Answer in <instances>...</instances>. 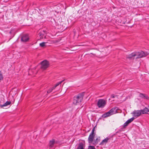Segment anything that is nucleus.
<instances>
[{
  "instance_id": "obj_1",
  "label": "nucleus",
  "mask_w": 149,
  "mask_h": 149,
  "mask_svg": "<svg viewBox=\"0 0 149 149\" xmlns=\"http://www.w3.org/2000/svg\"><path fill=\"white\" fill-rule=\"evenodd\" d=\"M84 93V92H82L74 96L73 99V104L75 105L80 104L83 100Z\"/></svg>"
},
{
  "instance_id": "obj_2",
  "label": "nucleus",
  "mask_w": 149,
  "mask_h": 149,
  "mask_svg": "<svg viewBox=\"0 0 149 149\" xmlns=\"http://www.w3.org/2000/svg\"><path fill=\"white\" fill-rule=\"evenodd\" d=\"M117 107L113 108L109 111L102 115L101 117L103 118H106L113 114H115L117 112Z\"/></svg>"
},
{
  "instance_id": "obj_3",
  "label": "nucleus",
  "mask_w": 149,
  "mask_h": 149,
  "mask_svg": "<svg viewBox=\"0 0 149 149\" xmlns=\"http://www.w3.org/2000/svg\"><path fill=\"white\" fill-rule=\"evenodd\" d=\"M135 54L136 56H137V58H139L145 57L148 55L149 53L147 52H144L142 51L138 52H135Z\"/></svg>"
},
{
  "instance_id": "obj_4",
  "label": "nucleus",
  "mask_w": 149,
  "mask_h": 149,
  "mask_svg": "<svg viewBox=\"0 0 149 149\" xmlns=\"http://www.w3.org/2000/svg\"><path fill=\"white\" fill-rule=\"evenodd\" d=\"M40 64H41V68L44 70L46 69L49 65V63L48 61L45 60L42 61Z\"/></svg>"
},
{
  "instance_id": "obj_5",
  "label": "nucleus",
  "mask_w": 149,
  "mask_h": 149,
  "mask_svg": "<svg viewBox=\"0 0 149 149\" xmlns=\"http://www.w3.org/2000/svg\"><path fill=\"white\" fill-rule=\"evenodd\" d=\"M106 104L105 100L104 99H99L97 103V106L99 108H103Z\"/></svg>"
},
{
  "instance_id": "obj_6",
  "label": "nucleus",
  "mask_w": 149,
  "mask_h": 149,
  "mask_svg": "<svg viewBox=\"0 0 149 149\" xmlns=\"http://www.w3.org/2000/svg\"><path fill=\"white\" fill-rule=\"evenodd\" d=\"M131 113L132 114L134 117L136 118L140 116L141 114V112L140 110H134Z\"/></svg>"
},
{
  "instance_id": "obj_7",
  "label": "nucleus",
  "mask_w": 149,
  "mask_h": 149,
  "mask_svg": "<svg viewBox=\"0 0 149 149\" xmlns=\"http://www.w3.org/2000/svg\"><path fill=\"white\" fill-rule=\"evenodd\" d=\"M46 32L45 31L41 30L38 34L39 37L41 39L43 38V37L46 38Z\"/></svg>"
},
{
  "instance_id": "obj_8",
  "label": "nucleus",
  "mask_w": 149,
  "mask_h": 149,
  "mask_svg": "<svg viewBox=\"0 0 149 149\" xmlns=\"http://www.w3.org/2000/svg\"><path fill=\"white\" fill-rule=\"evenodd\" d=\"M29 39V36L27 34H23L21 37V40L23 42H27Z\"/></svg>"
},
{
  "instance_id": "obj_9",
  "label": "nucleus",
  "mask_w": 149,
  "mask_h": 149,
  "mask_svg": "<svg viewBox=\"0 0 149 149\" xmlns=\"http://www.w3.org/2000/svg\"><path fill=\"white\" fill-rule=\"evenodd\" d=\"M95 136V134H90L88 139V142L89 143H90L93 142Z\"/></svg>"
},
{
  "instance_id": "obj_10",
  "label": "nucleus",
  "mask_w": 149,
  "mask_h": 149,
  "mask_svg": "<svg viewBox=\"0 0 149 149\" xmlns=\"http://www.w3.org/2000/svg\"><path fill=\"white\" fill-rule=\"evenodd\" d=\"M85 146V145L84 142H80L79 143L76 149H84Z\"/></svg>"
},
{
  "instance_id": "obj_11",
  "label": "nucleus",
  "mask_w": 149,
  "mask_h": 149,
  "mask_svg": "<svg viewBox=\"0 0 149 149\" xmlns=\"http://www.w3.org/2000/svg\"><path fill=\"white\" fill-rule=\"evenodd\" d=\"M139 96L140 97L143 99L149 100V97L147 95L143 93H140Z\"/></svg>"
},
{
  "instance_id": "obj_12",
  "label": "nucleus",
  "mask_w": 149,
  "mask_h": 149,
  "mask_svg": "<svg viewBox=\"0 0 149 149\" xmlns=\"http://www.w3.org/2000/svg\"><path fill=\"white\" fill-rule=\"evenodd\" d=\"M110 138L107 137L104 140L100 143V145L102 146L104 144H106L108 142V141L109 139Z\"/></svg>"
},
{
  "instance_id": "obj_13",
  "label": "nucleus",
  "mask_w": 149,
  "mask_h": 149,
  "mask_svg": "<svg viewBox=\"0 0 149 149\" xmlns=\"http://www.w3.org/2000/svg\"><path fill=\"white\" fill-rule=\"evenodd\" d=\"M55 144V140L52 139V140L50 141L49 142V146L50 148H52L53 147L54 144Z\"/></svg>"
},
{
  "instance_id": "obj_14",
  "label": "nucleus",
  "mask_w": 149,
  "mask_h": 149,
  "mask_svg": "<svg viewBox=\"0 0 149 149\" xmlns=\"http://www.w3.org/2000/svg\"><path fill=\"white\" fill-rule=\"evenodd\" d=\"M136 56V54H135V52L132 53L131 54L127 56V58L130 59H131L133 57Z\"/></svg>"
},
{
  "instance_id": "obj_15",
  "label": "nucleus",
  "mask_w": 149,
  "mask_h": 149,
  "mask_svg": "<svg viewBox=\"0 0 149 149\" xmlns=\"http://www.w3.org/2000/svg\"><path fill=\"white\" fill-rule=\"evenodd\" d=\"M11 102L10 101H7L3 105L0 104V108H2L3 107L6 106L10 104Z\"/></svg>"
},
{
  "instance_id": "obj_16",
  "label": "nucleus",
  "mask_w": 149,
  "mask_h": 149,
  "mask_svg": "<svg viewBox=\"0 0 149 149\" xmlns=\"http://www.w3.org/2000/svg\"><path fill=\"white\" fill-rule=\"evenodd\" d=\"M100 141V139L99 138V139L97 138L96 139L95 141L93 142V145H96Z\"/></svg>"
},
{
  "instance_id": "obj_17",
  "label": "nucleus",
  "mask_w": 149,
  "mask_h": 149,
  "mask_svg": "<svg viewBox=\"0 0 149 149\" xmlns=\"http://www.w3.org/2000/svg\"><path fill=\"white\" fill-rule=\"evenodd\" d=\"M64 80H63L59 82L58 83H57L55 85V86L53 87V89H55L57 86H58L60 84H61L62 82H63Z\"/></svg>"
},
{
  "instance_id": "obj_18",
  "label": "nucleus",
  "mask_w": 149,
  "mask_h": 149,
  "mask_svg": "<svg viewBox=\"0 0 149 149\" xmlns=\"http://www.w3.org/2000/svg\"><path fill=\"white\" fill-rule=\"evenodd\" d=\"M135 119L134 117H132L131 118L128 120L127 121L129 124L132 122Z\"/></svg>"
},
{
  "instance_id": "obj_19",
  "label": "nucleus",
  "mask_w": 149,
  "mask_h": 149,
  "mask_svg": "<svg viewBox=\"0 0 149 149\" xmlns=\"http://www.w3.org/2000/svg\"><path fill=\"white\" fill-rule=\"evenodd\" d=\"M47 43V42H43L40 44V46L41 47H43L45 46V44Z\"/></svg>"
},
{
  "instance_id": "obj_20",
  "label": "nucleus",
  "mask_w": 149,
  "mask_h": 149,
  "mask_svg": "<svg viewBox=\"0 0 149 149\" xmlns=\"http://www.w3.org/2000/svg\"><path fill=\"white\" fill-rule=\"evenodd\" d=\"M129 124V123L126 121L123 124V128H125Z\"/></svg>"
},
{
  "instance_id": "obj_21",
  "label": "nucleus",
  "mask_w": 149,
  "mask_h": 149,
  "mask_svg": "<svg viewBox=\"0 0 149 149\" xmlns=\"http://www.w3.org/2000/svg\"><path fill=\"white\" fill-rule=\"evenodd\" d=\"M53 89V87L50 88L47 91V93H50L51 92L52 90H53V89Z\"/></svg>"
},
{
  "instance_id": "obj_22",
  "label": "nucleus",
  "mask_w": 149,
  "mask_h": 149,
  "mask_svg": "<svg viewBox=\"0 0 149 149\" xmlns=\"http://www.w3.org/2000/svg\"><path fill=\"white\" fill-rule=\"evenodd\" d=\"M88 149H96L95 147L93 146H88Z\"/></svg>"
},
{
  "instance_id": "obj_23",
  "label": "nucleus",
  "mask_w": 149,
  "mask_h": 149,
  "mask_svg": "<svg viewBox=\"0 0 149 149\" xmlns=\"http://www.w3.org/2000/svg\"><path fill=\"white\" fill-rule=\"evenodd\" d=\"M94 130H95V127H94L92 130V131L91 132V134H94Z\"/></svg>"
},
{
  "instance_id": "obj_24",
  "label": "nucleus",
  "mask_w": 149,
  "mask_h": 149,
  "mask_svg": "<svg viewBox=\"0 0 149 149\" xmlns=\"http://www.w3.org/2000/svg\"><path fill=\"white\" fill-rule=\"evenodd\" d=\"M111 98H114L115 97V95H112L111 97Z\"/></svg>"
},
{
  "instance_id": "obj_25",
  "label": "nucleus",
  "mask_w": 149,
  "mask_h": 149,
  "mask_svg": "<svg viewBox=\"0 0 149 149\" xmlns=\"http://www.w3.org/2000/svg\"><path fill=\"white\" fill-rule=\"evenodd\" d=\"M59 143V141H55V143L57 144V143Z\"/></svg>"
},
{
  "instance_id": "obj_26",
  "label": "nucleus",
  "mask_w": 149,
  "mask_h": 149,
  "mask_svg": "<svg viewBox=\"0 0 149 149\" xmlns=\"http://www.w3.org/2000/svg\"><path fill=\"white\" fill-rule=\"evenodd\" d=\"M90 54H91L93 55L94 56H95V55H95V54H93V53H91Z\"/></svg>"
},
{
  "instance_id": "obj_27",
  "label": "nucleus",
  "mask_w": 149,
  "mask_h": 149,
  "mask_svg": "<svg viewBox=\"0 0 149 149\" xmlns=\"http://www.w3.org/2000/svg\"><path fill=\"white\" fill-rule=\"evenodd\" d=\"M148 107H149V106H148Z\"/></svg>"
}]
</instances>
